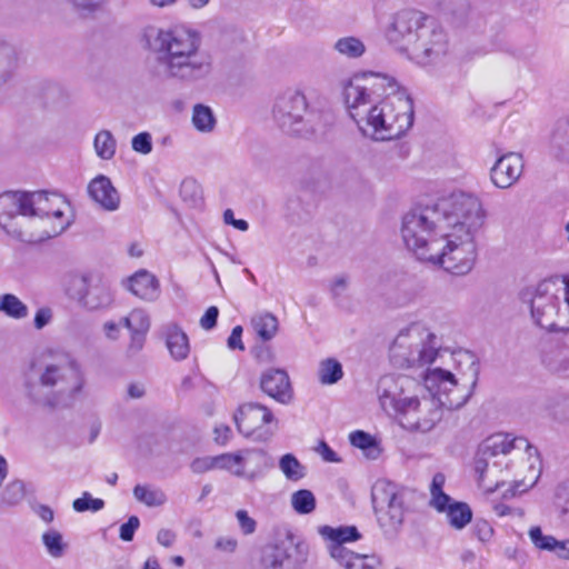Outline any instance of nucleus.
Instances as JSON below:
<instances>
[{"label":"nucleus","instance_id":"nucleus-59","mask_svg":"<svg viewBox=\"0 0 569 569\" xmlns=\"http://www.w3.org/2000/svg\"><path fill=\"white\" fill-rule=\"evenodd\" d=\"M236 517L238 519L241 530L244 533H253V531L256 530V521L254 519L249 517L246 510H238Z\"/></svg>","mask_w":569,"mask_h":569},{"label":"nucleus","instance_id":"nucleus-36","mask_svg":"<svg viewBox=\"0 0 569 569\" xmlns=\"http://www.w3.org/2000/svg\"><path fill=\"white\" fill-rule=\"evenodd\" d=\"M16 66L14 49L7 43H0V87L11 79Z\"/></svg>","mask_w":569,"mask_h":569},{"label":"nucleus","instance_id":"nucleus-21","mask_svg":"<svg viewBox=\"0 0 569 569\" xmlns=\"http://www.w3.org/2000/svg\"><path fill=\"white\" fill-rule=\"evenodd\" d=\"M522 170V156L517 152H508L497 159L490 170V178L496 187L506 189L517 182Z\"/></svg>","mask_w":569,"mask_h":569},{"label":"nucleus","instance_id":"nucleus-43","mask_svg":"<svg viewBox=\"0 0 569 569\" xmlns=\"http://www.w3.org/2000/svg\"><path fill=\"white\" fill-rule=\"evenodd\" d=\"M26 497V486L22 480L10 481L1 493V503L6 506H16Z\"/></svg>","mask_w":569,"mask_h":569},{"label":"nucleus","instance_id":"nucleus-57","mask_svg":"<svg viewBox=\"0 0 569 569\" xmlns=\"http://www.w3.org/2000/svg\"><path fill=\"white\" fill-rule=\"evenodd\" d=\"M52 320V310L49 307L38 309L34 315L33 325L34 328L41 330Z\"/></svg>","mask_w":569,"mask_h":569},{"label":"nucleus","instance_id":"nucleus-18","mask_svg":"<svg viewBox=\"0 0 569 569\" xmlns=\"http://www.w3.org/2000/svg\"><path fill=\"white\" fill-rule=\"evenodd\" d=\"M427 17L423 12L413 9L397 12L387 31L389 42L409 53Z\"/></svg>","mask_w":569,"mask_h":569},{"label":"nucleus","instance_id":"nucleus-27","mask_svg":"<svg viewBox=\"0 0 569 569\" xmlns=\"http://www.w3.org/2000/svg\"><path fill=\"white\" fill-rule=\"evenodd\" d=\"M433 8L450 23L461 24L470 11L469 0H431Z\"/></svg>","mask_w":569,"mask_h":569},{"label":"nucleus","instance_id":"nucleus-1","mask_svg":"<svg viewBox=\"0 0 569 569\" xmlns=\"http://www.w3.org/2000/svg\"><path fill=\"white\" fill-rule=\"evenodd\" d=\"M143 48L157 53L150 72L158 79H172L184 86L208 82L214 71L212 54L202 48L201 34L190 28L162 29L146 26L140 33Z\"/></svg>","mask_w":569,"mask_h":569},{"label":"nucleus","instance_id":"nucleus-5","mask_svg":"<svg viewBox=\"0 0 569 569\" xmlns=\"http://www.w3.org/2000/svg\"><path fill=\"white\" fill-rule=\"evenodd\" d=\"M467 194L453 192L432 206L413 209L403 216L401 226L403 242L419 260H422L425 251L426 253L431 251L432 241L441 240L440 237L449 228L463 201L461 198H466Z\"/></svg>","mask_w":569,"mask_h":569},{"label":"nucleus","instance_id":"nucleus-13","mask_svg":"<svg viewBox=\"0 0 569 569\" xmlns=\"http://www.w3.org/2000/svg\"><path fill=\"white\" fill-rule=\"evenodd\" d=\"M308 547L300 536H277L261 549L262 569H300Z\"/></svg>","mask_w":569,"mask_h":569},{"label":"nucleus","instance_id":"nucleus-58","mask_svg":"<svg viewBox=\"0 0 569 569\" xmlns=\"http://www.w3.org/2000/svg\"><path fill=\"white\" fill-rule=\"evenodd\" d=\"M549 366L556 372L569 375V353L557 355Z\"/></svg>","mask_w":569,"mask_h":569},{"label":"nucleus","instance_id":"nucleus-55","mask_svg":"<svg viewBox=\"0 0 569 569\" xmlns=\"http://www.w3.org/2000/svg\"><path fill=\"white\" fill-rule=\"evenodd\" d=\"M219 316V309L214 306H211L207 309L204 315L200 319V326L204 330H211L217 325V319Z\"/></svg>","mask_w":569,"mask_h":569},{"label":"nucleus","instance_id":"nucleus-6","mask_svg":"<svg viewBox=\"0 0 569 569\" xmlns=\"http://www.w3.org/2000/svg\"><path fill=\"white\" fill-rule=\"evenodd\" d=\"M84 385L80 365L64 353L47 363L37 382H29L28 396L47 407L69 406Z\"/></svg>","mask_w":569,"mask_h":569},{"label":"nucleus","instance_id":"nucleus-8","mask_svg":"<svg viewBox=\"0 0 569 569\" xmlns=\"http://www.w3.org/2000/svg\"><path fill=\"white\" fill-rule=\"evenodd\" d=\"M271 117L282 132L303 138L313 136L322 124L320 112L310 108L303 91L296 88L274 97Z\"/></svg>","mask_w":569,"mask_h":569},{"label":"nucleus","instance_id":"nucleus-49","mask_svg":"<svg viewBox=\"0 0 569 569\" xmlns=\"http://www.w3.org/2000/svg\"><path fill=\"white\" fill-rule=\"evenodd\" d=\"M132 149L141 154H149L152 151V138L149 132H140L131 140Z\"/></svg>","mask_w":569,"mask_h":569},{"label":"nucleus","instance_id":"nucleus-54","mask_svg":"<svg viewBox=\"0 0 569 569\" xmlns=\"http://www.w3.org/2000/svg\"><path fill=\"white\" fill-rule=\"evenodd\" d=\"M190 468L194 473H203L209 471L216 468V457L196 458L191 462Z\"/></svg>","mask_w":569,"mask_h":569},{"label":"nucleus","instance_id":"nucleus-30","mask_svg":"<svg viewBox=\"0 0 569 569\" xmlns=\"http://www.w3.org/2000/svg\"><path fill=\"white\" fill-rule=\"evenodd\" d=\"M92 276L90 274H69L64 281V291L67 296L77 301L81 307L88 291Z\"/></svg>","mask_w":569,"mask_h":569},{"label":"nucleus","instance_id":"nucleus-12","mask_svg":"<svg viewBox=\"0 0 569 569\" xmlns=\"http://www.w3.org/2000/svg\"><path fill=\"white\" fill-rule=\"evenodd\" d=\"M371 502L379 526L386 531H397L405 519L403 495L397 486L378 480L371 489Z\"/></svg>","mask_w":569,"mask_h":569},{"label":"nucleus","instance_id":"nucleus-19","mask_svg":"<svg viewBox=\"0 0 569 569\" xmlns=\"http://www.w3.org/2000/svg\"><path fill=\"white\" fill-rule=\"evenodd\" d=\"M28 192L9 191L0 194V227L9 234L23 239L21 220L29 219Z\"/></svg>","mask_w":569,"mask_h":569},{"label":"nucleus","instance_id":"nucleus-53","mask_svg":"<svg viewBox=\"0 0 569 569\" xmlns=\"http://www.w3.org/2000/svg\"><path fill=\"white\" fill-rule=\"evenodd\" d=\"M455 502L450 496L445 493L443 491L431 493L430 506H432L439 512H446L448 510V506Z\"/></svg>","mask_w":569,"mask_h":569},{"label":"nucleus","instance_id":"nucleus-62","mask_svg":"<svg viewBox=\"0 0 569 569\" xmlns=\"http://www.w3.org/2000/svg\"><path fill=\"white\" fill-rule=\"evenodd\" d=\"M223 220L227 224H232L236 229L240 231H247L249 228V224L246 220L234 219L233 211L231 209H227L223 212Z\"/></svg>","mask_w":569,"mask_h":569},{"label":"nucleus","instance_id":"nucleus-16","mask_svg":"<svg viewBox=\"0 0 569 569\" xmlns=\"http://www.w3.org/2000/svg\"><path fill=\"white\" fill-rule=\"evenodd\" d=\"M28 213L29 219H38L42 223L53 219L54 222L50 230L43 229L41 238H51L60 234L69 224L64 219L66 201L57 193L44 191L28 192Z\"/></svg>","mask_w":569,"mask_h":569},{"label":"nucleus","instance_id":"nucleus-56","mask_svg":"<svg viewBox=\"0 0 569 569\" xmlns=\"http://www.w3.org/2000/svg\"><path fill=\"white\" fill-rule=\"evenodd\" d=\"M144 342L146 333L131 332L130 343L127 349L128 356L133 357L139 353L142 350Z\"/></svg>","mask_w":569,"mask_h":569},{"label":"nucleus","instance_id":"nucleus-45","mask_svg":"<svg viewBox=\"0 0 569 569\" xmlns=\"http://www.w3.org/2000/svg\"><path fill=\"white\" fill-rule=\"evenodd\" d=\"M380 563L376 556L356 552L343 566L346 569H373Z\"/></svg>","mask_w":569,"mask_h":569},{"label":"nucleus","instance_id":"nucleus-25","mask_svg":"<svg viewBox=\"0 0 569 569\" xmlns=\"http://www.w3.org/2000/svg\"><path fill=\"white\" fill-rule=\"evenodd\" d=\"M129 291L138 298L154 301L159 297V281L147 270H139L128 279Z\"/></svg>","mask_w":569,"mask_h":569},{"label":"nucleus","instance_id":"nucleus-48","mask_svg":"<svg viewBox=\"0 0 569 569\" xmlns=\"http://www.w3.org/2000/svg\"><path fill=\"white\" fill-rule=\"evenodd\" d=\"M73 9L83 17L100 10L104 0H70Z\"/></svg>","mask_w":569,"mask_h":569},{"label":"nucleus","instance_id":"nucleus-40","mask_svg":"<svg viewBox=\"0 0 569 569\" xmlns=\"http://www.w3.org/2000/svg\"><path fill=\"white\" fill-rule=\"evenodd\" d=\"M279 468L290 481H299L306 476V467L292 453H286L280 458Z\"/></svg>","mask_w":569,"mask_h":569},{"label":"nucleus","instance_id":"nucleus-3","mask_svg":"<svg viewBox=\"0 0 569 569\" xmlns=\"http://www.w3.org/2000/svg\"><path fill=\"white\" fill-rule=\"evenodd\" d=\"M415 383V380L405 376H383L377 387L382 409L400 415L401 425L409 430L428 432L442 419V408L459 409L468 401V397L452 399L446 396L442 399L430 392L421 398L406 395V388Z\"/></svg>","mask_w":569,"mask_h":569},{"label":"nucleus","instance_id":"nucleus-52","mask_svg":"<svg viewBox=\"0 0 569 569\" xmlns=\"http://www.w3.org/2000/svg\"><path fill=\"white\" fill-rule=\"evenodd\" d=\"M180 194L184 200L196 203L199 196V187L193 180H183L180 187Z\"/></svg>","mask_w":569,"mask_h":569},{"label":"nucleus","instance_id":"nucleus-9","mask_svg":"<svg viewBox=\"0 0 569 569\" xmlns=\"http://www.w3.org/2000/svg\"><path fill=\"white\" fill-rule=\"evenodd\" d=\"M569 278L545 279L535 289L521 293L530 305L533 321L548 330H561V312L565 311L566 289Z\"/></svg>","mask_w":569,"mask_h":569},{"label":"nucleus","instance_id":"nucleus-46","mask_svg":"<svg viewBox=\"0 0 569 569\" xmlns=\"http://www.w3.org/2000/svg\"><path fill=\"white\" fill-rule=\"evenodd\" d=\"M42 541L48 553L53 558L62 557L69 546L63 541L62 536H42Z\"/></svg>","mask_w":569,"mask_h":569},{"label":"nucleus","instance_id":"nucleus-10","mask_svg":"<svg viewBox=\"0 0 569 569\" xmlns=\"http://www.w3.org/2000/svg\"><path fill=\"white\" fill-rule=\"evenodd\" d=\"M532 450H537L528 442L526 438H510L509 435L496 433L486 438L478 447L475 470L482 481L487 475L496 477L500 472V467L506 462V457L511 452L532 456Z\"/></svg>","mask_w":569,"mask_h":569},{"label":"nucleus","instance_id":"nucleus-17","mask_svg":"<svg viewBox=\"0 0 569 569\" xmlns=\"http://www.w3.org/2000/svg\"><path fill=\"white\" fill-rule=\"evenodd\" d=\"M461 357L468 363V371L471 379L470 390L468 392H460V390L457 388V380L450 371L443 370L441 368H435L432 370H428L426 373L425 387L436 398L439 396H441L442 399H445L446 396H449L452 399L460 397H468V399L470 398L472 390L475 389L478 381L479 363L476 357L470 352H463Z\"/></svg>","mask_w":569,"mask_h":569},{"label":"nucleus","instance_id":"nucleus-11","mask_svg":"<svg viewBox=\"0 0 569 569\" xmlns=\"http://www.w3.org/2000/svg\"><path fill=\"white\" fill-rule=\"evenodd\" d=\"M388 84L391 88L383 89L382 98H379L380 107L388 134L392 140L402 137L413 123V102L405 89H401L397 81L388 76Z\"/></svg>","mask_w":569,"mask_h":569},{"label":"nucleus","instance_id":"nucleus-33","mask_svg":"<svg viewBox=\"0 0 569 569\" xmlns=\"http://www.w3.org/2000/svg\"><path fill=\"white\" fill-rule=\"evenodd\" d=\"M0 312L19 320L28 317L29 309L27 305L13 293H3L0 295Z\"/></svg>","mask_w":569,"mask_h":569},{"label":"nucleus","instance_id":"nucleus-47","mask_svg":"<svg viewBox=\"0 0 569 569\" xmlns=\"http://www.w3.org/2000/svg\"><path fill=\"white\" fill-rule=\"evenodd\" d=\"M129 322H132L131 332L147 333L150 328V320L146 311L134 309L129 313Z\"/></svg>","mask_w":569,"mask_h":569},{"label":"nucleus","instance_id":"nucleus-64","mask_svg":"<svg viewBox=\"0 0 569 569\" xmlns=\"http://www.w3.org/2000/svg\"><path fill=\"white\" fill-rule=\"evenodd\" d=\"M318 452L321 455L322 459L328 462H337L339 458L337 453L325 442L321 441L318 447Z\"/></svg>","mask_w":569,"mask_h":569},{"label":"nucleus","instance_id":"nucleus-28","mask_svg":"<svg viewBox=\"0 0 569 569\" xmlns=\"http://www.w3.org/2000/svg\"><path fill=\"white\" fill-rule=\"evenodd\" d=\"M550 150L558 160L569 162V118L557 122L551 134Z\"/></svg>","mask_w":569,"mask_h":569},{"label":"nucleus","instance_id":"nucleus-41","mask_svg":"<svg viewBox=\"0 0 569 569\" xmlns=\"http://www.w3.org/2000/svg\"><path fill=\"white\" fill-rule=\"evenodd\" d=\"M133 496L148 507H158L166 502V495L160 489H153L148 486L137 485L133 488Z\"/></svg>","mask_w":569,"mask_h":569},{"label":"nucleus","instance_id":"nucleus-42","mask_svg":"<svg viewBox=\"0 0 569 569\" xmlns=\"http://www.w3.org/2000/svg\"><path fill=\"white\" fill-rule=\"evenodd\" d=\"M291 506L296 512L307 515L316 509V498L308 489H300L291 495Z\"/></svg>","mask_w":569,"mask_h":569},{"label":"nucleus","instance_id":"nucleus-20","mask_svg":"<svg viewBox=\"0 0 569 569\" xmlns=\"http://www.w3.org/2000/svg\"><path fill=\"white\" fill-rule=\"evenodd\" d=\"M266 452L263 450H243L233 453L216 456V468L226 469L238 477L254 478L257 471H247L246 466L253 463L258 469L264 465Z\"/></svg>","mask_w":569,"mask_h":569},{"label":"nucleus","instance_id":"nucleus-24","mask_svg":"<svg viewBox=\"0 0 569 569\" xmlns=\"http://www.w3.org/2000/svg\"><path fill=\"white\" fill-rule=\"evenodd\" d=\"M113 291L109 282L101 278H91L82 307L88 310L109 308L113 303Z\"/></svg>","mask_w":569,"mask_h":569},{"label":"nucleus","instance_id":"nucleus-50","mask_svg":"<svg viewBox=\"0 0 569 569\" xmlns=\"http://www.w3.org/2000/svg\"><path fill=\"white\" fill-rule=\"evenodd\" d=\"M349 440L353 447L362 450L371 449L376 446L375 439L362 430H357L350 433Z\"/></svg>","mask_w":569,"mask_h":569},{"label":"nucleus","instance_id":"nucleus-14","mask_svg":"<svg viewBox=\"0 0 569 569\" xmlns=\"http://www.w3.org/2000/svg\"><path fill=\"white\" fill-rule=\"evenodd\" d=\"M449 49L448 33L436 19L428 16L408 54L420 64H431L446 57Z\"/></svg>","mask_w":569,"mask_h":569},{"label":"nucleus","instance_id":"nucleus-61","mask_svg":"<svg viewBox=\"0 0 569 569\" xmlns=\"http://www.w3.org/2000/svg\"><path fill=\"white\" fill-rule=\"evenodd\" d=\"M241 336H242V327L236 326L232 329L231 335L228 338V341H227L228 347L232 350H234V349L244 350V346L241 341Z\"/></svg>","mask_w":569,"mask_h":569},{"label":"nucleus","instance_id":"nucleus-51","mask_svg":"<svg viewBox=\"0 0 569 569\" xmlns=\"http://www.w3.org/2000/svg\"><path fill=\"white\" fill-rule=\"evenodd\" d=\"M558 497L563 500L560 511V520L563 527L569 530V482H566L558 488Z\"/></svg>","mask_w":569,"mask_h":569},{"label":"nucleus","instance_id":"nucleus-32","mask_svg":"<svg viewBox=\"0 0 569 569\" xmlns=\"http://www.w3.org/2000/svg\"><path fill=\"white\" fill-rule=\"evenodd\" d=\"M536 548L555 552L561 559H569V539L557 540L555 536H530Z\"/></svg>","mask_w":569,"mask_h":569},{"label":"nucleus","instance_id":"nucleus-34","mask_svg":"<svg viewBox=\"0 0 569 569\" xmlns=\"http://www.w3.org/2000/svg\"><path fill=\"white\" fill-rule=\"evenodd\" d=\"M449 523L456 529L461 530L472 519V511L466 502H452L446 511Z\"/></svg>","mask_w":569,"mask_h":569},{"label":"nucleus","instance_id":"nucleus-26","mask_svg":"<svg viewBox=\"0 0 569 569\" xmlns=\"http://www.w3.org/2000/svg\"><path fill=\"white\" fill-rule=\"evenodd\" d=\"M166 345L170 356L176 361H182L190 353V343L187 333L177 323H168L164 329Z\"/></svg>","mask_w":569,"mask_h":569},{"label":"nucleus","instance_id":"nucleus-44","mask_svg":"<svg viewBox=\"0 0 569 569\" xmlns=\"http://www.w3.org/2000/svg\"><path fill=\"white\" fill-rule=\"evenodd\" d=\"M104 507V501L100 498H93L89 492L84 491L80 498L72 502V508L77 512L92 511L97 512Z\"/></svg>","mask_w":569,"mask_h":569},{"label":"nucleus","instance_id":"nucleus-23","mask_svg":"<svg viewBox=\"0 0 569 569\" xmlns=\"http://www.w3.org/2000/svg\"><path fill=\"white\" fill-rule=\"evenodd\" d=\"M90 198L107 211H114L119 208L120 196L113 187L111 180L100 174L92 179L88 184Z\"/></svg>","mask_w":569,"mask_h":569},{"label":"nucleus","instance_id":"nucleus-2","mask_svg":"<svg viewBox=\"0 0 569 569\" xmlns=\"http://www.w3.org/2000/svg\"><path fill=\"white\" fill-rule=\"evenodd\" d=\"M452 218L449 228L431 242V251L422 260L441 266L446 271L463 276L471 271L477 259L476 234L485 223L486 212L481 201L467 194Z\"/></svg>","mask_w":569,"mask_h":569},{"label":"nucleus","instance_id":"nucleus-4","mask_svg":"<svg viewBox=\"0 0 569 569\" xmlns=\"http://www.w3.org/2000/svg\"><path fill=\"white\" fill-rule=\"evenodd\" d=\"M385 88H390L388 76L372 71L356 73L343 88V98L351 119L365 137L376 141L392 140L383 120V108L379 103Z\"/></svg>","mask_w":569,"mask_h":569},{"label":"nucleus","instance_id":"nucleus-7","mask_svg":"<svg viewBox=\"0 0 569 569\" xmlns=\"http://www.w3.org/2000/svg\"><path fill=\"white\" fill-rule=\"evenodd\" d=\"M443 350L441 337L426 325L413 322L396 336L389 348V358L397 368L421 369L425 377Z\"/></svg>","mask_w":569,"mask_h":569},{"label":"nucleus","instance_id":"nucleus-37","mask_svg":"<svg viewBox=\"0 0 569 569\" xmlns=\"http://www.w3.org/2000/svg\"><path fill=\"white\" fill-rule=\"evenodd\" d=\"M192 124L200 132H211L216 127V118L212 110L198 103L192 110Z\"/></svg>","mask_w":569,"mask_h":569},{"label":"nucleus","instance_id":"nucleus-39","mask_svg":"<svg viewBox=\"0 0 569 569\" xmlns=\"http://www.w3.org/2000/svg\"><path fill=\"white\" fill-rule=\"evenodd\" d=\"M335 50L349 59L360 58L366 52L365 43L356 37H343L336 41Z\"/></svg>","mask_w":569,"mask_h":569},{"label":"nucleus","instance_id":"nucleus-60","mask_svg":"<svg viewBox=\"0 0 569 569\" xmlns=\"http://www.w3.org/2000/svg\"><path fill=\"white\" fill-rule=\"evenodd\" d=\"M237 546V540L233 539L231 536H220L214 542V548L226 553L233 552Z\"/></svg>","mask_w":569,"mask_h":569},{"label":"nucleus","instance_id":"nucleus-22","mask_svg":"<svg viewBox=\"0 0 569 569\" xmlns=\"http://www.w3.org/2000/svg\"><path fill=\"white\" fill-rule=\"evenodd\" d=\"M260 388L278 402L288 403L292 398V390L288 373L282 369H269L262 373Z\"/></svg>","mask_w":569,"mask_h":569},{"label":"nucleus","instance_id":"nucleus-38","mask_svg":"<svg viewBox=\"0 0 569 569\" xmlns=\"http://www.w3.org/2000/svg\"><path fill=\"white\" fill-rule=\"evenodd\" d=\"M96 153L103 160H110L113 158L117 149V142L109 130L99 131L93 141Z\"/></svg>","mask_w":569,"mask_h":569},{"label":"nucleus","instance_id":"nucleus-29","mask_svg":"<svg viewBox=\"0 0 569 569\" xmlns=\"http://www.w3.org/2000/svg\"><path fill=\"white\" fill-rule=\"evenodd\" d=\"M326 538L330 556L345 566L356 553L349 548V545L356 542L361 536H326Z\"/></svg>","mask_w":569,"mask_h":569},{"label":"nucleus","instance_id":"nucleus-15","mask_svg":"<svg viewBox=\"0 0 569 569\" xmlns=\"http://www.w3.org/2000/svg\"><path fill=\"white\" fill-rule=\"evenodd\" d=\"M233 420L241 435L256 441H268L277 429V421L270 409L257 402L239 406Z\"/></svg>","mask_w":569,"mask_h":569},{"label":"nucleus","instance_id":"nucleus-63","mask_svg":"<svg viewBox=\"0 0 569 569\" xmlns=\"http://www.w3.org/2000/svg\"><path fill=\"white\" fill-rule=\"evenodd\" d=\"M318 533H359L356 526H321L318 528Z\"/></svg>","mask_w":569,"mask_h":569},{"label":"nucleus","instance_id":"nucleus-31","mask_svg":"<svg viewBox=\"0 0 569 569\" xmlns=\"http://www.w3.org/2000/svg\"><path fill=\"white\" fill-rule=\"evenodd\" d=\"M251 325L261 340L269 341L276 336L279 323L276 316L262 312L252 317Z\"/></svg>","mask_w":569,"mask_h":569},{"label":"nucleus","instance_id":"nucleus-35","mask_svg":"<svg viewBox=\"0 0 569 569\" xmlns=\"http://www.w3.org/2000/svg\"><path fill=\"white\" fill-rule=\"evenodd\" d=\"M343 376L341 363L333 358H327L319 363L318 379L321 385L337 383Z\"/></svg>","mask_w":569,"mask_h":569}]
</instances>
